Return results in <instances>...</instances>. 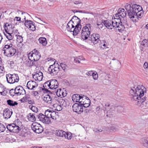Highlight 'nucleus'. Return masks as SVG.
I'll return each mask as SVG.
<instances>
[{
    "mask_svg": "<svg viewBox=\"0 0 148 148\" xmlns=\"http://www.w3.org/2000/svg\"><path fill=\"white\" fill-rule=\"evenodd\" d=\"M69 21H71L74 25L77 24V23H80V19L75 16H74Z\"/></svg>",
    "mask_w": 148,
    "mask_h": 148,
    "instance_id": "obj_33",
    "label": "nucleus"
},
{
    "mask_svg": "<svg viewBox=\"0 0 148 148\" xmlns=\"http://www.w3.org/2000/svg\"><path fill=\"white\" fill-rule=\"evenodd\" d=\"M118 130L117 126H112L110 128V131L111 132H115Z\"/></svg>",
    "mask_w": 148,
    "mask_h": 148,
    "instance_id": "obj_52",
    "label": "nucleus"
},
{
    "mask_svg": "<svg viewBox=\"0 0 148 148\" xmlns=\"http://www.w3.org/2000/svg\"><path fill=\"white\" fill-rule=\"evenodd\" d=\"M74 28H73V35L74 36L77 35L81 29V25L80 23H77L75 25H74Z\"/></svg>",
    "mask_w": 148,
    "mask_h": 148,
    "instance_id": "obj_18",
    "label": "nucleus"
},
{
    "mask_svg": "<svg viewBox=\"0 0 148 148\" xmlns=\"http://www.w3.org/2000/svg\"><path fill=\"white\" fill-rule=\"evenodd\" d=\"M39 42L42 44V45L44 46L46 45L47 44L46 39L45 38L41 37L39 38L38 39Z\"/></svg>",
    "mask_w": 148,
    "mask_h": 148,
    "instance_id": "obj_39",
    "label": "nucleus"
},
{
    "mask_svg": "<svg viewBox=\"0 0 148 148\" xmlns=\"http://www.w3.org/2000/svg\"><path fill=\"white\" fill-rule=\"evenodd\" d=\"M120 20L122 24V25L123 26L124 29L125 28V26L127 28H130L132 27V25L131 23L129 21H127L124 20L122 22L121 21L122 19L119 20Z\"/></svg>",
    "mask_w": 148,
    "mask_h": 148,
    "instance_id": "obj_31",
    "label": "nucleus"
},
{
    "mask_svg": "<svg viewBox=\"0 0 148 148\" xmlns=\"http://www.w3.org/2000/svg\"><path fill=\"white\" fill-rule=\"evenodd\" d=\"M73 111L80 114L83 111V106L80 105L78 103H75L72 106Z\"/></svg>",
    "mask_w": 148,
    "mask_h": 148,
    "instance_id": "obj_11",
    "label": "nucleus"
},
{
    "mask_svg": "<svg viewBox=\"0 0 148 148\" xmlns=\"http://www.w3.org/2000/svg\"><path fill=\"white\" fill-rule=\"evenodd\" d=\"M119 18H122L123 19L125 17L127 14L126 11L123 8H120L118 11V13H117Z\"/></svg>",
    "mask_w": 148,
    "mask_h": 148,
    "instance_id": "obj_22",
    "label": "nucleus"
},
{
    "mask_svg": "<svg viewBox=\"0 0 148 148\" xmlns=\"http://www.w3.org/2000/svg\"><path fill=\"white\" fill-rule=\"evenodd\" d=\"M134 6V9L136 8L137 9L136 14L135 16L136 17L141 18L142 17L143 15V12L142 7L138 5Z\"/></svg>",
    "mask_w": 148,
    "mask_h": 148,
    "instance_id": "obj_13",
    "label": "nucleus"
},
{
    "mask_svg": "<svg viewBox=\"0 0 148 148\" xmlns=\"http://www.w3.org/2000/svg\"><path fill=\"white\" fill-rule=\"evenodd\" d=\"M25 25L30 30L34 31L36 29L35 26L34 25L33 22L31 20H25Z\"/></svg>",
    "mask_w": 148,
    "mask_h": 148,
    "instance_id": "obj_14",
    "label": "nucleus"
},
{
    "mask_svg": "<svg viewBox=\"0 0 148 148\" xmlns=\"http://www.w3.org/2000/svg\"><path fill=\"white\" fill-rule=\"evenodd\" d=\"M87 98L84 101V103H82L83 107L87 108L90 105V101L88 97H87Z\"/></svg>",
    "mask_w": 148,
    "mask_h": 148,
    "instance_id": "obj_36",
    "label": "nucleus"
},
{
    "mask_svg": "<svg viewBox=\"0 0 148 148\" xmlns=\"http://www.w3.org/2000/svg\"><path fill=\"white\" fill-rule=\"evenodd\" d=\"M103 128L100 129H94L93 130V131L95 132L98 133L99 132H101L103 130Z\"/></svg>",
    "mask_w": 148,
    "mask_h": 148,
    "instance_id": "obj_58",
    "label": "nucleus"
},
{
    "mask_svg": "<svg viewBox=\"0 0 148 148\" xmlns=\"http://www.w3.org/2000/svg\"><path fill=\"white\" fill-rule=\"evenodd\" d=\"M48 94L45 95L44 96L43 98V100L45 102L50 103H51L52 101V98L53 97V95H54L53 92H48Z\"/></svg>",
    "mask_w": 148,
    "mask_h": 148,
    "instance_id": "obj_15",
    "label": "nucleus"
},
{
    "mask_svg": "<svg viewBox=\"0 0 148 148\" xmlns=\"http://www.w3.org/2000/svg\"><path fill=\"white\" fill-rule=\"evenodd\" d=\"M52 92L53 95H55L56 94L57 96L60 97L61 98L66 96L67 95L66 92H64L63 90H62L61 88L57 89V90H53Z\"/></svg>",
    "mask_w": 148,
    "mask_h": 148,
    "instance_id": "obj_16",
    "label": "nucleus"
},
{
    "mask_svg": "<svg viewBox=\"0 0 148 148\" xmlns=\"http://www.w3.org/2000/svg\"><path fill=\"white\" fill-rule=\"evenodd\" d=\"M146 93V88L142 85H138L136 88L135 87L131 88L129 91L130 95L132 96V100H139L137 102L136 104L141 108L143 107L141 101L142 97Z\"/></svg>",
    "mask_w": 148,
    "mask_h": 148,
    "instance_id": "obj_1",
    "label": "nucleus"
},
{
    "mask_svg": "<svg viewBox=\"0 0 148 148\" xmlns=\"http://www.w3.org/2000/svg\"><path fill=\"white\" fill-rule=\"evenodd\" d=\"M33 77L36 80L41 81L43 77V74L41 72L39 71L38 73L33 75Z\"/></svg>",
    "mask_w": 148,
    "mask_h": 148,
    "instance_id": "obj_23",
    "label": "nucleus"
},
{
    "mask_svg": "<svg viewBox=\"0 0 148 148\" xmlns=\"http://www.w3.org/2000/svg\"><path fill=\"white\" fill-rule=\"evenodd\" d=\"M98 28L99 29H102L103 27V25L100 22H99L97 24Z\"/></svg>",
    "mask_w": 148,
    "mask_h": 148,
    "instance_id": "obj_62",
    "label": "nucleus"
},
{
    "mask_svg": "<svg viewBox=\"0 0 148 148\" xmlns=\"http://www.w3.org/2000/svg\"><path fill=\"white\" fill-rule=\"evenodd\" d=\"M29 108L31 110L34 112H38V109L35 106L30 105L29 106Z\"/></svg>",
    "mask_w": 148,
    "mask_h": 148,
    "instance_id": "obj_55",
    "label": "nucleus"
},
{
    "mask_svg": "<svg viewBox=\"0 0 148 148\" xmlns=\"http://www.w3.org/2000/svg\"><path fill=\"white\" fill-rule=\"evenodd\" d=\"M12 25L9 23H6L4 25V28L5 32H9V31H11L12 29Z\"/></svg>",
    "mask_w": 148,
    "mask_h": 148,
    "instance_id": "obj_32",
    "label": "nucleus"
},
{
    "mask_svg": "<svg viewBox=\"0 0 148 148\" xmlns=\"http://www.w3.org/2000/svg\"><path fill=\"white\" fill-rule=\"evenodd\" d=\"M5 129V127L3 124L0 123V132H3Z\"/></svg>",
    "mask_w": 148,
    "mask_h": 148,
    "instance_id": "obj_56",
    "label": "nucleus"
},
{
    "mask_svg": "<svg viewBox=\"0 0 148 148\" xmlns=\"http://www.w3.org/2000/svg\"><path fill=\"white\" fill-rule=\"evenodd\" d=\"M66 132L62 130H56V134L58 136L63 137L64 138V135H65Z\"/></svg>",
    "mask_w": 148,
    "mask_h": 148,
    "instance_id": "obj_35",
    "label": "nucleus"
},
{
    "mask_svg": "<svg viewBox=\"0 0 148 148\" xmlns=\"http://www.w3.org/2000/svg\"><path fill=\"white\" fill-rule=\"evenodd\" d=\"M94 73L92 71H90L87 73L86 75L88 76H92Z\"/></svg>",
    "mask_w": 148,
    "mask_h": 148,
    "instance_id": "obj_63",
    "label": "nucleus"
},
{
    "mask_svg": "<svg viewBox=\"0 0 148 148\" xmlns=\"http://www.w3.org/2000/svg\"><path fill=\"white\" fill-rule=\"evenodd\" d=\"M37 116L40 121L46 124H49L51 123V120L46 119L45 116L42 114H40Z\"/></svg>",
    "mask_w": 148,
    "mask_h": 148,
    "instance_id": "obj_17",
    "label": "nucleus"
},
{
    "mask_svg": "<svg viewBox=\"0 0 148 148\" xmlns=\"http://www.w3.org/2000/svg\"><path fill=\"white\" fill-rule=\"evenodd\" d=\"M15 91L17 96L23 95L25 93V91L23 87L20 86H18L15 88Z\"/></svg>",
    "mask_w": 148,
    "mask_h": 148,
    "instance_id": "obj_20",
    "label": "nucleus"
},
{
    "mask_svg": "<svg viewBox=\"0 0 148 148\" xmlns=\"http://www.w3.org/2000/svg\"><path fill=\"white\" fill-rule=\"evenodd\" d=\"M58 113H56L55 111H53L51 112V117L53 120H56L57 117Z\"/></svg>",
    "mask_w": 148,
    "mask_h": 148,
    "instance_id": "obj_44",
    "label": "nucleus"
},
{
    "mask_svg": "<svg viewBox=\"0 0 148 148\" xmlns=\"http://www.w3.org/2000/svg\"><path fill=\"white\" fill-rule=\"evenodd\" d=\"M38 86V84L32 80L28 81L27 84V88L30 90L33 89Z\"/></svg>",
    "mask_w": 148,
    "mask_h": 148,
    "instance_id": "obj_21",
    "label": "nucleus"
},
{
    "mask_svg": "<svg viewBox=\"0 0 148 148\" xmlns=\"http://www.w3.org/2000/svg\"><path fill=\"white\" fill-rule=\"evenodd\" d=\"M80 95L78 94H75L72 96V99L74 102H78Z\"/></svg>",
    "mask_w": 148,
    "mask_h": 148,
    "instance_id": "obj_40",
    "label": "nucleus"
},
{
    "mask_svg": "<svg viewBox=\"0 0 148 148\" xmlns=\"http://www.w3.org/2000/svg\"><path fill=\"white\" fill-rule=\"evenodd\" d=\"M147 97H145L141 99V101H142V105L143 106V108H145L147 107L148 106V101L146 100Z\"/></svg>",
    "mask_w": 148,
    "mask_h": 148,
    "instance_id": "obj_41",
    "label": "nucleus"
},
{
    "mask_svg": "<svg viewBox=\"0 0 148 148\" xmlns=\"http://www.w3.org/2000/svg\"><path fill=\"white\" fill-rule=\"evenodd\" d=\"M53 106L55 110L60 111L62 109V108L61 105L57 104H54Z\"/></svg>",
    "mask_w": 148,
    "mask_h": 148,
    "instance_id": "obj_45",
    "label": "nucleus"
},
{
    "mask_svg": "<svg viewBox=\"0 0 148 148\" xmlns=\"http://www.w3.org/2000/svg\"><path fill=\"white\" fill-rule=\"evenodd\" d=\"M7 103L8 105L11 106H14L15 105H17L18 104L16 101H14L10 99L7 101Z\"/></svg>",
    "mask_w": 148,
    "mask_h": 148,
    "instance_id": "obj_42",
    "label": "nucleus"
},
{
    "mask_svg": "<svg viewBox=\"0 0 148 148\" xmlns=\"http://www.w3.org/2000/svg\"><path fill=\"white\" fill-rule=\"evenodd\" d=\"M117 111L119 112H121L123 110V107L120 106H118L117 107Z\"/></svg>",
    "mask_w": 148,
    "mask_h": 148,
    "instance_id": "obj_59",
    "label": "nucleus"
},
{
    "mask_svg": "<svg viewBox=\"0 0 148 148\" xmlns=\"http://www.w3.org/2000/svg\"><path fill=\"white\" fill-rule=\"evenodd\" d=\"M121 21L117 18H113L112 21H104L103 24L107 28L112 29L115 27L120 32H121L124 30V27L120 21Z\"/></svg>",
    "mask_w": 148,
    "mask_h": 148,
    "instance_id": "obj_2",
    "label": "nucleus"
},
{
    "mask_svg": "<svg viewBox=\"0 0 148 148\" xmlns=\"http://www.w3.org/2000/svg\"><path fill=\"white\" fill-rule=\"evenodd\" d=\"M100 37V35L99 34L94 33L90 35L89 37L88 40H90L95 45L97 44L100 41L99 39Z\"/></svg>",
    "mask_w": 148,
    "mask_h": 148,
    "instance_id": "obj_9",
    "label": "nucleus"
},
{
    "mask_svg": "<svg viewBox=\"0 0 148 148\" xmlns=\"http://www.w3.org/2000/svg\"><path fill=\"white\" fill-rule=\"evenodd\" d=\"M60 66L62 69L65 71L66 70H67L68 68V66L66 64L61 63L60 64Z\"/></svg>",
    "mask_w": 148,
    "mask_h": 148,
    "instance_id": "obj_47",
    "label": "nucleus"
},
{
    "mask_svg": "<svg viewBox=\"0 0 148 148\" xmlns=\"http://www.w3.org/2000/svg\"><path fill=\"white\" fill-rule=\"evenodd\" d=\"M140 143L143 146L148 148V138H142L141 139Z\"/></svg>",
    "mask_w": 148,
    "mask_h": 148,
    "instance_id": "obj_29",
    "label": "nucleus"
},
{
    "mask_svg": "<svg viewBox=\"0 0 148 148\" xmlns=\"http://www.w3.org/2000/svg\"><path fill=\"white\" fill-rule=\"evenodd\" d=\"M74 62L75 63H80V61L79 60V58H78V57H76L74 59Z\"/></svg>",
    "mask_w": 148,
    "mask_h": 148,
    "instance_id": "obj_64",
    "label": "nucleus"
},
{
    "mask_svg": "<svg viewBox=\"0 0 148 148\" xmlns=\"http://www.w3.org/2000/svg\"><path fill=\"white\" fill-rule=\"evenodd\" d=\"M7 128L10 132L14 133H18L21 130L19 127L17 126L16 125L12 123L8 124L7 126Z\"/></svg>",
    "mask_w": 148,
    "mask_h": 148,
    "instance_id": "obj_10",
    "label": "nucleus"
},
{
    "mask_svg": "<svg viewBox=\"0 0 148 148\" xmlns=\"http://www.w3.org/2000/svg\"><path fill=\"white\" fill-rule=\"evenodd\" d=\"M50 80L46 82L43 84V87H44V90L45 91H46V92L48 93V92H52L53 90L50 91L48 90V89H51V85H50Z\"/></svg>",
    "mask_w": 148,
    "mask_h": 148,
    "instance_id": "obj_24",
    "label": "nucleus"
},
{
    "mask_svg": "<svg viewBox=\"0 0 148 148\" xmlns=\"http://www.w3.org/2000/svg\"><path fill=\"white\" fill-rule=\"evenodd\" d=\"M105 109L108 112H111V111H110V109L114 108V107L112 106H111V107H110V105L109 104H106L105 105Z\"/></svg>",
    "mask_w": 148,
    "mask_h": 148,
    "instance_id": "obj_46",
    "label": "nucleus"
},
{
    "mask_svg": "<svg viewBox=\"0 0 148 148\" xmlns=\"http://www.w3.org/2000/svg\"><path fill=\"white\" fill-rule=\"evenodd\" d=\"M31 127L32 130L35 133H40L43 130V128L41 125L36 122H34L32 125Z\"/></svg>",
    "mask_w": 148,
    "mask_h": 148,
    "instance_id": "obj_8",
    "label": "nucleus"
},
{
    "mask_svg": "<svg viewBox=\"0 0 148 148\" xmlns=\"http://www.w3.org/2000/svg\"><path fill=\"white\" fill-rule=\"evenodd\" d=\"M72 137V134H69L66 132V134H65V135H64V138L70 140L71 138Z\"/></svg>",
    "mask_w": 148,
    "mask_h": 148,
    "instance_id": "obj_49",
    "label": "nucleus"
},
{
    "mask_svg": "<svg viewBox=\"0 0 148 148\" xmlns=\"http://www.w3.org/2000/svg\"><path fill=\"white\" fill-rule=\"evenodd\" d=\"M92 26L90 23H88L84 26L82 30L81 38L82 40L85 41L88 40L90 37Z\"/></svg>",
    "mask_w": 148,
    "mask_h": 148,
    "instance_id": "obj_3",
    "label": "nucleus"
},
{
    "mask_svg": "<svg viewBox=\"0 0 148 148\" xmlns=\"http://www.w3.org/2000/svg\"><path fill=\"white\" fill-rule=\"evenodd\" d=\"M117 140L120 143H127L130 141V139L124 136H120L117 138Z\"/></svg>",
    "mask_w": 148,
    "mask_h": 148,
    "instance_id": "obj_26",
    "label": "nucleus"
},
{
    "mask_svg": "<svg viewBox=\"0 0 148 148\" xmlns=\"http://www.w3.org/2000/svg\"><path fill=\"white\" fill-rule=\"evenodd\" d=\"M148 46V40L145 39L140 43V47L142 48L144 47Z\"/></svg>",
    "mask_w": 148,
    "mask_h": 148,
    "instance_id": "obj_37",
    "label": "nucleus"
},
{
    "mask_svg": "<svg viewBox=\"0 0 148 148\" xmlns=\"http://www.w3.org/2000/svg\"><path fill=\"white\" fill-rule=\"evenodd\" d=\"M21 132V133L20 135L23 137H25L27 135V134L26 133H24L23 131Z\"/></svg>",
    "mask_w": 148,
    "mask_h": 148,
    "instance_id": "obj_61",
    "label": "nucleus"
},
{
    "mask_svg": "<svg viewBox=\"0 0 148 148\" xmlns=\"http://www.w3.org/2000/svg\"><path fill=\"white\" fill-rule=\"evenodd\" d=\"M51 112L52 111H51L48 110L45 111V115L46 117V119L50 120V117H51Z\"/></svg>",
    "mask_w": 148,
    "mask_h": 148,
    "instance_id": "obj_43",
    "label": "nucleus"
},
{
    "mask_svg": "<svg viewBox=\"0 0 148 148\" xmlns=\"http://www.w3.org/2000/svg\"><path fill=\"white\" fill-rule=\"evenodd\" d=\"M6 77L7 82L10 84L17 82L19 80V77L16 74H8L6 75Z\"/></svg>",
    "mask_w": 148,
    "mask_h": 148,
    "instance_id": "obj_7",
    "label": "nucleus"
},
{
    "mask_svg": "<svg viewBox=\"0 0 148 148\" xmlns=\"http://www.w3.org/2000/svg\"><path fill=\"white\" fill-rule=\"evenodd\" d=\"M12 31H9V32L4 33V35L6 36V38L9 40H11L12 39Z\"/></svg>",
    "mask_w": 148,
    "mask_h": 148,
    "instance_id": "obj_38",
    "label": "nucleus"
},
{
    "mask_svg": "<svg viewBox=\"0 0 148 148\" xmlns=\"http://www.w3.org/2000/svg\"><path fill=\"white\" fill-rule=\"evenodd\" d=\"M129 17L130 18V19L133 21V22H135L136 21V18H137V17H136L135 16H130Z\"/></svg>",
    "mask_w": 148,
    "mask_h": 148,
    "instance_id": "obj_60",
    "label": "nucleus"
},
{
    "mask_svg": "<svg viewBox=\"0 0 148 148\" xmlns=\"http://www.w3.org/2000/svg\"><path fill=\"white\" fill-rule=\"evenodd\" d=\"M50 85L51 89L52 90H56L59 86L58 81L56 79H52L50 80Z\"/></svg>",
    "mask_w": 148,
    "mask_h": 148,
    "instance_id": "obj_19",
    "label": "nucleus"
},
{
    "mask_svg": "<svg viewBox=\"0 0 148 148\" xmlns=\"http://www.w3.org/2000/svg\"><path fill=\"white\" fill-rule=\"evenodd\" d=\"M51 65L48 69V73L52 76H54L57 75L60 71L59 65L58 63H55Z\"/></svg>",
    "mask_w": 148,
    "mask_h": 148,
    "instance_id": "obj_5",
    "label": "nucleus"
},
{
    "mask_svg": "<svg viewBox=\"0 0 148 148\" xmlns=\"http://www.w3.org/2000/svg\"><path fill=\"white\" fill-rule=\"evenodd\" d=\"M137 5L136 4H133L132 5V8L131 9V10L127 12L129 17L134 16H136V14L137 9L136 8L134 9V6H137Z\"/></svg>",
    "mask_w": 148,
    "mask_h": 148,
    "instance_id": "obj_25",
    "label": "nucleus"
},
{
    "mask_svg": "<svg viewBox=\"0 0 148 148\" xmlns=\"http://www.w3.org/2000/svg\"><path fill=\"white\" fill-rule=\"evenodd\" d=\"M13 46V45L10 43L5 45V47L3 48L2 51L5 55L10 57L15 54L16 50Z\"/></svg>",
    "mask_w": 148,
    "mask_h": 148,
    "instance_id": "obj_4",
    "label": "nucleus"
},
{
    "mask_svg": "<svg viewBox=\"0 0 148 148\" xmlns=\"http://www.w3.org/2000/svg\"><path fill=\"white\" fill-rule=\"evenodd\" d=\"M40 54L37 50H33L28 54L29 59L31 61H36L39 60Z\"/></svg>",
    "mask_w": 148,
    "mask_h": 148,
    "instance_id": "obj_6",
    "label": "nucleus"
},
{
    "mask_svg": "<svg viewBox=\"0 0 148 148\" xmlns=\"http://www.w3.org/2000/svg\"><path fill=\"white\" fill-rule=\"evenodd\" d=\"M12 111L11 109L8 108H5L3 110V116L4 118L8 119L10 118L12 114Z\"/></svg>",
    "mask_w": 148,
    "mask_h": 148,
    "instance_id": "obj_12",
    "label": "nucleus"
},
{
    "mask_svg": "<svg viewBox=\"0 0 148 148\" xmlns=\"http://www.w3.org/2000/svg\"><path fill=\"white\" fill-rule=\"evenodd\" d=\"M13 124H14L15 125H16L17 126L19 127L21 129L22 123L19 120H17L15 121V123Z\"/></svg>",
    "mask_w": 148,
    "mask_h": 148,
    "instance_id": "obj_51",
    "label": "nucleus"
},
{
    "mask_svg": "<svg viewBox=\"0 0 148 148\" xmlns=\"http://www.w3.org/2000/svg\"><path fill=\"white\" fill-rule=\"evenodd\" d=\"M59 103H60V105H62L64 107H66L67 106V104L66 101L63 99L61 98V99L60 100V101Z\"/></svg>",
    "mask_w": 148,
    "mask_h": 148,
    "instance_id": "obj_48",
    "label": "nucleus"
},
{
    "mask_svg": "<svg viewBox=\"0 0 148 148\" xmlns=\"http://www.w3.org/2000/svg\"><path fill=\"white\" fill-rule=\"evenodd\" d=\"M87 97L86 96L81 95L79 98V100L78 101V102H79L78 104L82 106V103H84V101L87 99Z\"/></svg>",
    "mask_w": 148,
    "mask_h": 148,
    "instance_id": "obj_34",
    "label": "nucleus"
},
{
    "mask_svg": "<svg viewBox=\"0 0 148 148\" xmlns=\"http://www.w3.org/2000/svg\"><path fill=\"white\" fill-rule=\"evenodd\" d=\"M74 28V24L72 23L71 21H69L66 25V29L67 31L72 32L73 28Z\"/></svg>",
    "mask_w": 148,
    "mask_h": 148,
    "instance_id": "obj_28",
    "label": "nucleus"
},
{
    "mask_svg": "<svg viewBox=\"0 0 148 148\" xmlns=\"http://www.w3.org/2000/svg\"><path fill=\"white\" fill-rule=\"evenodd\" d=\"M92 76L93 79L94 80H96L98 79V75L96 72H94V73Z\"/></svg>",
    "mask_w": 148,
    "mask_h": 148,
    "instance_id": "obj_57",
    "label": "nucleus"
},
{
    "mask_svg": "<svg viewBox=\"0 0 148 148\" xmlns=\"http://www.w3.org/2000/svg\"><path fill=\"white\" fill-rule=\"evenodd\" d=\"M16 92L15 91V89L14 90L13 89H12L10 90L9 92L10 95L12 96H14L15 95H16Z\"/></svg>",
    "mask_w": 148,
    "mask_h": 148,
    "instance_id": "obj_54",
    "label": "nucleus"
},
{
    "mask_svg": "<svg viewBox=\"0 0 148 148\" xmlns=\"http://www.w3.org/2000/svg\"><path fill=\"white\" fill-rule=\"evenodd\" d=\"M35 114L29 113L28 114L27 117L28 120L32 122L36 121Z\"/></svg>",
    "mask_w": 148,
    "mask_h": 148,
    "instance_id": "obj_30",
    "label": "nucleus"
},
{
    "mask_svg": "<svg viewBox=\"0 0 148 148\" xmlns=\"http://www.w3.org/2000/svg\"><path fill=\"white\" fill-rule=\"evenodd\" d=\"M125 8L128 12L131 10V9L132 8V7L131 5L127 3L125 6Z\"/></svg>",
    "mask_w": 148,
    "mask_h": 148,
    "instance_id": "obj_53",
    "label": "nucleus"
},
{
    "mask_svg": "<svg viewBox=\"0 0 148 148\" xmlns=\"http://www.w3.org/2000/svg\"><path fill=\"white\" fill-rule=\"evenodd\" d=\"M17 36V41L19 43H21L23 41V37L21 36L16 34Z\"/></svg>",
    "mask_w": 148,
    "mask_h": 148,
    "instance_id": "obj_50",
    "label": "nucleus"
},
{
    "mask_svg": "<svg viewBox=\"0 0 148 148\" xmlns=\"http://www.w3.org/2000/svg\"><path fill=\"white\" fill-rule=\"evenodd\" d=\"M8 89L2 84L0 83V94L3 95H6Z\"/></svg>",
    "mask_w": 148,
    "mask_h": 148,
    "instance_id": "obj_27",
    "label": "nucleus"
}]
</instances>
